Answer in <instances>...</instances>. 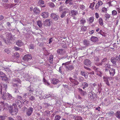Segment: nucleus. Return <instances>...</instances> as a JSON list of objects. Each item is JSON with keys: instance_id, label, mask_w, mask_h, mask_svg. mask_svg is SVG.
<instances>
[{"instance_id": "obj_9", "label": "nucleus", "mask_w": 120, "mask_h": 120, "mask_svg": "<svg viewBox=\"0 0 120 120\" xmlns=\"http://www.w3.org/2000/svg\"><path fill=\"white\" fill-rule=\"evenodd\" d=\"M50 17L51 18L55 21H57L59 18V16L58 15L54 13L51 14Z\"/></svg>"}, {"instance_id": "obj_53", "label": "nucleus", "mask_w": 120, "mask_h": 120, "mask_svg": "<svg viewBox=\"0 0 120 120\" xmlns=\"http://www.w3.org/2000/svg\"><path fill=\"white\" fill-rule=\"evenodd\" d=\"M70 15V14L69 13L68 14L67 16H66V21L67 22L68 24V21L70 19V18H69L68 17V16H69Z\"/></svg>"}, {"instance_id": "obj_22", "label": "nucleus", "mask_w": 120, "mask_h": 120, "mask_svg": "<svg viewBox=\"0 0 120 120\" xmlns=\"http://www.w3.org/2000/svg\"><path fill=\"white\" fill-rule=\"evenodd\" d=\"M44 18H46L49 16V13L47 12H43L41 15Z\"/></svg>"}, {"instance_id": "obj_42", "label": "nucleus", "mask_w": 120, "mask_h": 120, "mask_svg": "<svg viewBox=\"0 0 120 120\" xmlns=\"http://www.w3.org/2000/svg\"><path fill=\"white\" fill-rule=\"evenodd\" d=\"M4 51L5 52L7 53L8 54H10L11 52L10 51L9 49H5L4 50Z\"/></svg>"}, {"instance_id": "obj_45", "label": "nucleus", "mask_w": 120, "mask_h": 120, "mask_svg": "<svg viewBox=\"0 0 120 120\" xmlns=\"http://www.w3.org/2000/svg\"><path fill=\"white\" fill-rule=\"evenodd\" d=\"M82 117L80 116H77L75 118V120H82Z\"/></svg>"}, {"instance_id": "obj_56", "label": "nucleus", "mask_w": 120, "mask_h": 120, "mask_svg": "<svg viewBox=\"0 0 120 120\" xmlns=\"http://www.w3.org/2000/svg\"><path fill=\"white\" fill-rule=\"evenodd\" d=\"M63 65H62V66L60 67L59 68V71L61 73H62V69L64 68Z\"/></svg>"}, {"instance_id": "obj_58", "label": "nucleus", "mask_w": 120, "mask_h": 120, "mask_svg": "<svg viewBox=\"0 0 120 120\" xmlns=\"http://www.w3.org/2000/svg\"><path fill=\"white\" fill-rule=\"evenodd\" d=\"M117 13L116 11L114 10L112 12V14L113 15H115L117 14Z\"/></svg>"}, {"instance_id": "obj_44", "label": "nucleus", "mask_w": 120, "mask_h": 120, "mask_svg": "<svg viewBox=\"0 0 120 120\" xmlns=\"http://www.w3.org/2000/svg\"><path fill=\"white\" fill-rule=\"evenodd\" d=\"M3 5L5 7L6 9H8L9 8V4L8 3H3Z\"/></svg>"}, {"instance_id": "obj_49", "label": "nucleus", "mask_w": 120, "mask_h": 120, "mask_svg": "<svg viewBox=\"0 0 120 120\" xmlns=\"http://www.w3.org/2000/svg\"><path fill=\"white\" fill-rule=\"evenodd\" d=\"M84 78L81 76H80L78 79V80L80 82H82L84 80Z\"/></svg>"}, {"instance_id": "obj_6", "label": "nucleus", "mask_w": 120, "mask_h": 120, "mask_svg": "<svg viewBox=\"0 0 120 120\" xmlns=\"http://www.w3.org/2000/svg\"><path fill=\"white\" fill-rule=\"evenodd\" d=\"M32 58V55L30 54H27L25 55L23 59L24 60L28 61L31 60Z\"/></svg>"}, {"instance_id": "obj_20", "label": "nucleus", "mask_w": 120, "mask_h": 120, "mask_svg": "<svg viewBox=\"0 0 120 120\" xmlns=\"http://www.w3.org/2000/svg\"><path fill=\"white\" fill-rule=\"evenodd\" d=\"M109 71L110 75L112 76H113L115 73V69H110L109 70Z\"/></svg>"}, {"instance_id": "obj_48", "label": "nucleus", "mask_w": 120, "mask_h": 120, "mask_svg": "<svg viewBox=\"0 0 120 120\" xmlns=\"http://www.w3.org/2000/svg\"><path fill=\"white\" fill-rule=\"evenodd\" d=\"M87 29V27L85 26H83L81 27V30L83 31H85Z\"/></svg>"}, {"instance_id": "obj_18", "label": "nucleus", "mask_w": 120, "mask_h": 120, "mask_svg": "<svg viewBox=\"0 0 120 120\" xmlns=\"http://www.w3.org/2000/svg\"><path fill=\"white\" fill-rule=\"evenodd\" d=\"M16 44L18 47H20L23 45V43L21 40H18L16 42Z\"/></svg>"}, {"instance_id": "obj_61", "label": "nucleus", "mask_w": 120, "mask_h": 120, "mask_svg": "<svg viewBox=\"0 0 120 120\" xmlns=\"http://www.w3.org/2000/svg\"><path fill=\"white\" fill-rule=\"evenodd\" d=\"M104 16L105 17H106L107 19H108L110 17V15L107 13L106 14H105V15Z\"/></svg>"}, {"instance_id": "obj_30", "label": "nucleus", "mask_w": 120, "mask_h": 120, "mask_svg": "<svg viewBox=\"0 0 120 120\" xmlns=\"http://www.w3.org/2000/svg\"><path fill=\"white\" fill-rule=\"evenodd\" d=\"M114 114L115 113L114 112L112 111H111L106 114V115H107L109 116H113Z\"/></svg>"}, {"instance_id": "obj_3", "label": "nucleus", "mask_w": 120, "mask_h": 120, "mask_svg": "<svg viewBox=\"0 0 120 120\" xmlns=\"http://www.w3.org/2000/svg\"><path fill=\"white\" fill-rule=\"evenodd\" d=\"M69 62H68L62 64V65H64V67L65 68L66 70L67 71H71L74 69V66L72 65L69 64Z\"/></svg>"}, {"instance_id": "obj_26", "label": "nucleus", "mask_w": 120, "mask_h": 120, "mask_svg": "<svg viewBox=\"0 0 120 120\" xmlns=\"http://www.w3.org/2000/svg\"><path fill=\"white\" fill-rule=\"evenodd\" d=\"M83 44L85 45L88 46L90 44V42L88 40H85L83 41Z\"/></svg>"}, {"instance_id": "obj_8", "label": "nucleus", "mask_w": 120, "mask_h": 120, "mask_svg": "<svg viewBox=\"0 0 120 120\" xmlns=\"http://www.w3.org/2000/svg\"><path fill=\"white\" fill-rule=\"evenodd\" d=\"M84 64L88 67H90L92 63L89 59H86L84 61Z\"/></svg>"}, {"instance_id": "obj_37", "label": "nucleus", "mask_w": 120, "mask_h": 120, "mask_svg": "<svg viewBox=\"0 0 120 120\" xmlns=\"http://www.w3.org/2000/svg\"><path fill=\"white\" fill-rule=\"evenodd\" d=\"M86 22V20L83 18H82L80 20V22L81 24L84 25V23Z\"/></svg>"}, {"instance_id": "obj_12", "label": "nucleus", "mask_w": 120, "mask_h": 120, "mask_svg": "<svg viewBox=\"0 0 120 120\" xmlns=\"http://www.w3.org/2000/svg\"><path fill=\"white\" fill-rule=\"evenodd\" d=\"M59 80L56 78H53L51 79V82L52 84L56 85L59 82Z\"/></svg>"}, {"instance_id": "obj_25", "label": "nucleus", "mask_w": 120, "mask_h": 120, "mask_svg": "<svg viewBox=\"0 0 120 120\" xmlns=\"http://www.w3.org/2000/svg\"><path fill=\"white\" fill-rule=\"evenodd\" d=\"M47 98H50V100H51L53 99L54 98V97L51 94H46Z\"/></svg>"}, {"instance_id": "obj_33", "label": "nucleus", "mask_w": 120, "mask_h": 120, "mask_svg": "<svg viewBox=\"0 0 120 120\" xmlns=\"http://www.w3.org/2000/svg\"><path fill=\"white\" fill-rule=\"evenodd\" d=\"M37 24L39 27L41 28L42 27V23L41 21L38 20L37 21Z\"/></svg>"}, {"instance_id": "obj_50", "label": "nucleus", "mask_w": 120, "mask_h": 120, "mask_svg": "<svg viewBox=\"0 0 120 120\" xmlns=\"http://www.w3.org/2000/svg\"><path fill=\"white\" fill-rule=\"evenodd\" d=\"M43 81L44 82H45L47 85L48 86L50 84L47 81V80L45 79L44 78H43Z\"/></svg>"}, {"instance_id": "obj_29", "label": "nucleus", "mask_w": 120, "mask_h": 120, "mask_svg": "<svg viewBox=\"0 0 120 120\" xmlns=\"http://www.w3.org/2000/svg\"><path fill=\"white\" fill-rule=\"evenodd\" d=\"M68 9L66 11H63L60 17L62 18L64 17L65 16L66 14L68 13Z\"/></svg>"}, {"instance_id": "obj_41", "label": "nucleus", "mask_w": 120, "mask_h": 120, "mask_svg": "<svg viewBox=\"0 0 120 120\" xmlns=\"http://www.w3.org/2000/svg\"><path fill=\"white\" fill-rule=\"evenodd\" d=\"M14 56L16 58V59H18L19 57V53L17 52L15 53L14 55Z\"/></svg>"}, {"instance_id": "obj_64", "label": "nucleus", "mask_w": 120, "mask_h": 120, "mask_svg": "<svg viewBox=\"0 0 120 120\" xmlns=\"http://www.w3.org/2000/svg\"><path fill=\"white\" fill-rule=\"evenodd\" d=\"M5 117L4 116H1L0 117V120H4Z\"/></svg>"}, {"instance_id": "obj_51", "label": "nucleus", "mask_w": 120, "mask_h": 120, "mask_svg": "<svg viewBox=\"0 0 120 120\" xmlns=\"http://www.w3.org/2000/svg\"><path fill=\"white\" fill-rule=\"evenodd\" d=\"M29 48L31 49H34V44H30L29 46Z\"/></svg>"}, {"instance_id": "obj_62", "label": "nucleus", "mask_w": 120, "mask_h": 120, "mask_svg": "<svg viewBox=\"0 0 120 120\" xmlns=\"http://www.w3.org/2000/svg\"><path fill=\"white\" fill-rule=\"evenodd\" d=\"M99 6L103 4V2L101 0H99L98 1V3H97Z\"/></svg>"}, {"instance_id": "obj_55", "label": "nucleus", "mask_w": 120, "mask_h": 120, "mask_svg": "<svg viewBox=\"0 0 120 120\" xmlns=\"http://www.w3.org/2000/svg\"><path fill=\"white\" fill-rule=\"evenodd\" d=\"M92 97L93 99L96 98V94L93 92L92 91Z\"/></svg>"}, {"instance_id": "obj_43", "label": "nucleus", "mask_w": 120, "mask_h": 120, "mask_svg": "<svg viewBox=\"0 0 120 120\" xmlns=\"http://www.w3.org/2000/svg\"><path fill=\"white\" fill-rule=\"evenodd\" d=\"M53 56L52 55H51L49 57V62L51 63L53 60Z\"/></svg>"}, {"instance_id": "obj_39", "label": "nucleus", "mask_w": 120, "mask_h": 120, "mask_svg": "<svg viewBox=\"0 0 120 120\" xmlns=\"http://www.w3.org/2000/svg\"><path fill=\"white\" fill-rule=\"evenodd\" d=\"M8 100H13L14 99V97H13L11 94H10L9 93H8Z\"/></svg>"}, {"instance_id": "obj_63", "label": "nucleus", "mask_w": 120, "mask_h": 120, "mask_svg": "<svg viewBox=\"0 0 120 120\" xmlns=\"http://www.w3.org/2000/svg\"><path fill=\"white\" fill-rule=\"evenodd\" d=\"M98 89L100 90H102V89L101 88L102 86L101 83H100V84H98Z\"/></svg>"}, {"instance_id": "obj_36", "label": "nucleus", "mask_w": 120, "mask_h": 120, "mask_svg": "<svg viewBox=\"0 0 120 120\" xmlns=\"http://www.w3.org/2000/svg\"><path fill=\"white\" fill-rule=\"evenodd\" d=\"M49 19H46L44 22L43 24V25L44 26H47L48 25V22H49Z\"/></svg>"}, {"instance_id": "obj_60", "label": "nucleus", "mask_w": 120, "mask_h": 120, "mask_svg": "<svg viewBox=\"0 0 120 120\" xmlns=\"http://www.w3.org/2000/svg\"><path fill=\"white\" fill-rule=\"evenodd\" d=\"M94 6V3H91L90 4V5L89 7L90 8L92 9V10H94V9L93 8Z\"/></svg>"}, {"instance_id": "obj_4", "label": "nucleus", "mask_w": 120, "mask_h": 120, "mask_svg": "<svg viewBox=\"0 0 120 120\" xmlns=\"http://www.w3.org/2000/svg\"><path fill=\"white\" fill-rule=\"evenodd\" d=\"M21 81L19 78L13 79H12V85L14 87H17L19 85L18 84L21 83Z\"/></svg>"}, {"instance_id": "obj_54", "label": "nucleus", "mask_w": 120, "mask_h": 120, "mask_svg": "<svg viewBox=\"0 0 120 120\" xmlns=\"http://www.w3.org/2000/svg\"><path fill=\"white\" fill-rule=\"evenodd\" d=\"M74 84L76 85H78L79 84V82L76 79H74Z\"/></svg>"}, {"instance_id": "obj_32", "label": "nucleus", "mask_w": 120, "mask_h": 120, "mask_svg": "<svg viewBox=\"0 0 120 120\" xmlns=\"http://www.w3.org/2000/svg\"><path fill=\"white\" fill-rule=\"evenodd\" d=\"M45 2L43 0H39L38 2V4L39 5H41L44 4Z\"/></svg>"}, {"instance_id": "obj_38", "label": "nucleus", "mask_w": 120, "mask_h": 120, "mask_svg": "<svg viewBox=\"0 0 120 120\" xmlns=\"http://www.w3.org/2000/svg\"><path fill=\"white\" fill-rule=\"evenodd\" d=\"M48 5L51 8H54L55 6L54 3L52 2H50L48 3Z\"/></svg>"}, {"instance_id": "obj_46", "label": "nucleus", "mask_w": 120, "mask_h": 120, "mask_svg": "<svg viewBox=\"0 0 120 120\" xmlns=\"http://www.w3.org/2000/svg\"><path fill=\"white\" fill-rule=\"evenodd\" d=\"M61 118L60 116L59 115L56 116L54 120H59Z\"/></svg>"}, {"instance_id": "obj_40", "label": "nucleus", "mask_w": 120, "mask_h": 120, "mask_svg": "<svg viewBox=\"0 0 120 120\" xmlns=\"http://www.w3.org/2000/svg\"><path fill=\"white\" fill-rule=\"evenodd\" d=\"M99 24L101 26L103 25V20L101 18H100L99 19Z\"/></svg>"}, {"instance_id": "obj_59", "label": "nucleus", "mask_w": 120, "mask_h": 120, "mask_svg": "<svg viewBox=\"0 0 120 120\" xmlns=\"http://www.w3.org/2000/svg\"><path fill=\"white\" fill-rule=\"evenodd\" d=\"M94 20V17H91L90 18L89 21L90 22L92 23V22Z\"/></svg>"}, {"instance_id": "obj_1", "label": "nucleus", "mask_w": 120, "mask_h": 120, "mask_svg": "<svg viewBox=\"0 0 120 120\" xmlns=\"http://www.w3.org/2000/svg\"><path fill=\"white\" fill-rule=\"evenodd\" d=\"M10 113L12 115H15L18 112V109L13 104L12 106H10L8 108Z\"/></svg>"}, {"instance_id": "obj_7", "label": "nucleus", "mask_w": 120, "mask_h": 120, "mask_svg": "<svg viewBox=\"0 0 120 120\" xmlns=\"http://www.w3.org/2000/svg\"><path fill=\"white\" fill-rule=\"evenodd\" d=\"M33 109L31 107H30L28 108L26 110V115L28 116H30L33 112Z\"/></svg>"}, {"instance_id": "obj_2", "label": "nucleus", "mask_w": 120, "mask_h": 120, "mask_svg": "<svg viewBox=\"0 0 120 120\" xmlns=\"http://www.w3.org/2000/svg\"><path fill=\"white\" fill-rule=\"evenodd\" d=\"M9 37L6 38V40H4V42L7 44L10 45L14 41L15 39L13 38L12 35L11 34H9Z\"/></svg>"}, {"instance_id": "obj_47", "label": "nucleus", "mask_w": 120, "mask_h": 120, "mask_svg": "<svg viewBox=\"0 0 120 120\" xmlns=\"http://www.w3.org/2000/svg\"><path fill=\"white\" fill-rule=\"evenodd\" d=\"M45 114L48 116H49L50 115V112L49 110L46 111L45 112Z\"/></svg>"}, {"instance_id": "obj_31", "label": "nucleus", "mask_w": 120, "mask_h": 120, "mask_svg": "<svg viewBox=\"0 0 120 120\" xmlns=\"http://www.w3.org/2000/svg\"><path fill=\"white\" fill-rule=\"evenodd\" d=\"M82 86H83L82 88L84 89L88 86V84L86 82H84L82 83Z\"/></svg>"}, {"instance_id": "obj_27", "label": "nucleus", "mask_w": 120, "mask_h": 120, "mask_svg": "<svg viewBox=\"0 0 120 120\" xmlns=\"http://www.w3.org/2000/svg\"><path fill=\"white\" fill-rule=\"evenodd\" d=\"M28 97L29 98V100L31 101H35L36 99L33 96H31L30 95H29Z\"/></svg>"}, {"instance_id": "obj_13", "label": "nucleus", "mask_w": 120, "mask_h": 120, "mask_svg": "<svg viewBox=\"0 0 120 120\" xmlns=\"http://www.w3.org/2000/svg\"><path fill=\"white\" fill-rule=\"evenodd\" d=\"M109 78V77H107L104 76H103V78L104 81L105 82H106V84L108 86H110V84L109 81V80H110Z\"/></svg>"}, {"instance_id": "obj_15", "label": "nucleus", "mask_w": 120, "mask_h": 120, "mask_svg": "<svg viewBox=\"0 0 120 120\" xmlns=\"http://www.w3.org/2000/svg\"><path fill=\"white\" fill-rule=\"evenodd\" d=\"M79 92L81 95L84 96L87 94L86 91H83L80 88L78 89Z\"/></svg>"}, {"instance_id": "obj_10", "label": "nucleus", "mask_w": 120, "mask_h": 120, "mask_svg": "<svg viewBox=\"0 0 120 120\" xmlns=\"http://www.w3.org/2000/svg\"><path fill=\"white\" fill-rule=\"evenodd\" d=\"M110 61L113 64L116 65V62L117 61H118V56H116L112 57Z\"/></svg>"}, {"instance_id": "obj_52", "label": "nucleus", "mask_w": 120, "mask_h": 120, "mask_svg": "<svg viewBox=\"0 0 120 120\" xmlns=\"http://www.w3.org/2000/svg\"><path fill=\"white\" fill-rule=\"evenodd\" d=\"M52 20L51 19H49V20H48L49 22H48V26H50L52 25Z\"/></svg>"}, {"instance_id": "obj_34", "label": "nucleus", "mask_w": 120, "mask_h": 120, "mask_svg": "<svg viewBox=\"0 0 120 120\" xmlns=\"http://www.w3.org/2000/svg\"><path fill=\"white\" fill-rule=\"evenodd\" d=\"M64 50V49H59L57 50V53L58 54L62 55Z\"/></svg>"}, {"instance_id": "obj_5", "label": "nucleus", "mask_w": 120, "mask_h": 120, "mask_svg": "<svg viewBox=\"0 0 120 120\" xmlns=\"http://www.w3.org/2000/svg\"><path fill=\"white\" fill-rule=\"evenodd\" d=\"M6 91H4L2 92V89H0V92L1 94L2 95V98L4 100H5L8 98V93H6Z\"/></svg>"}, {"instance_id": "obj_11", "label": "nucleus", "mask_w": 120, "mask_h": 120, "mask_svg": "<svg viewBox=\"0 0 120 120\" xmlns=\"http://www.w3.org/2000/svg\"><path fill=\"white\" fill-rule=\"evenodd\" d=\"M0 77L2 78L3 80L5 81H7L8 79L6 75L2 71H0Z\"/></svg>"}, {"instance_id": "obj_16", "label": "nucleus", "mask_w": 120, "mask_h": 120, "mask_svg": "<svg viewBox=\"0 0 120 120\" xmlns=\"http://www.w3.org/2000/svg\"><path fill=\"white\" fill-rule=\"evenodd\" d=\"M34 13L36 14L39 15L40 13V9L37 7H35L33 10Z\"/></svg>"}, {"instance_id": "obj_21", "label": "nucleus", "mask_w": 120, "mask_h": 120, "mask_svg": "<svg viewBox=\"0 0 120 120\" xmlns=\"http://www.w3.org/2000/svg\"><path fill=\"white\" fill-rule=\"evenodd\" d=\"M27 90L28 91H29V92H28V93L31 94H33V92H34V89L30 86L29 87L27 88Z\"/></svg>"}, {"instance_id": "obj_14", "label": "nucleus", "mask_w": 120, "mask_h": 120, "mask_svg": "<svg viewBox=\"0 0 120 120\" xmlns=\"http://www.w3.org/2000/svg\"><path fill=\"white\" fill-rule=\"evenodd\" d=\"M15 103L14 104V105H15L16 107L18 106L20 108L21 107V103L20 101L16 100L15 101Z\"/></svg>"}, {"instance_id": "obj_19", "label": "nucleus", "mask_w": 120, "mask_h": 120, "mask_svg": "<svg viewBox=\"0 0 120 120\" xmlns=\"http://www.w3.org/2000/svg\"><path fill=\"white\" fill-rule=\"evenodd\" d=\"M78 14L77 11L75 10H71L70 13V15L72 17Z\"/></svg>"}, {"instance_id": "obj_23", "label": "nucleus", "mask_w": 120, "mask_h": 120, "mask_svg": "<svg viewBox=\"0 0 120 120\" xmlns=\"http://www.w3.org/2000/svg\"><path fill=\"white\" fill-rule=\"evenodd\" d=\"M3 70L6 71L8 73V74H11V70L8 67L7 68L3 67Z\"/></svg>"}, {"instance_id": "obj_17", "label": "nucleus", "mask_w": 120, "mask_h": 120, "mask_svg": "<svg viewBox=\"0 0 120 120\" xmlns=\"http://www.w3.org/2000/svg\"><path fill=\"white\" fill-rule=\"evenodd\" d=\"M90 39L92 42L94 43L98 42L99 40L98 38L97 37L94 36L91 37Z\"/></svg>"}, {"instance_id": "obj_24", "label": "nucleus", "mask_w": 120, "mask_h": 120, "mask_svg": "<svg viewBox=\"0 0 120 120\" xmlns=\"http://www.w3.org/2000/svg\"><path fill=\"white\" fill-rule=\"evenodd\" d=\"M110 65L108 64L105 65V71H109V69H110Z\"/></svg>"}, {"instance_id": "obj_57", "label": "nucleus", "mask_w": 120, "mask_h": 120, "mask_svg": "<svg viewBox=\"0 0 120 120\" xmlns=\"http://www.w3.org/2000/svg\"><path fill=\"white\" fill-rule=\"evenodd\" d=\"M0 39L1 40H3L4 42V40H6V39L4 38V37L2 35H0Z\"/></svg>"}, {"instance_id": "obj_35", "label": "nucleus", "mask_w": 120, "mask_h": 120, "mask_svg": "<svg viewBox=\"0 0 120 120\" xmlns=\"http://www.w3.org/2000/svg\"><path fill=\"white\" fill-rule=\"evenodd\" d=\"M116 116L119 119H120V111H117L116 113Z\"/></svg>"}, {"instance_id": "obj_28", "label": "nucleus", "mask_w": 120, "mask_h": 120, "mask_svg": "<svg viewBox=\"0 0 120 120\" xmlns=\"http://www.w3.org/2000/svg\"><path fill=\"white\" fill-rule=\"evenodd\" d=\"M1 88L2 89V88H4L3 89L4 90V91H6V89L7 87V85L6 84H3L1 85Z\"/></svg>"}]
</instances>
